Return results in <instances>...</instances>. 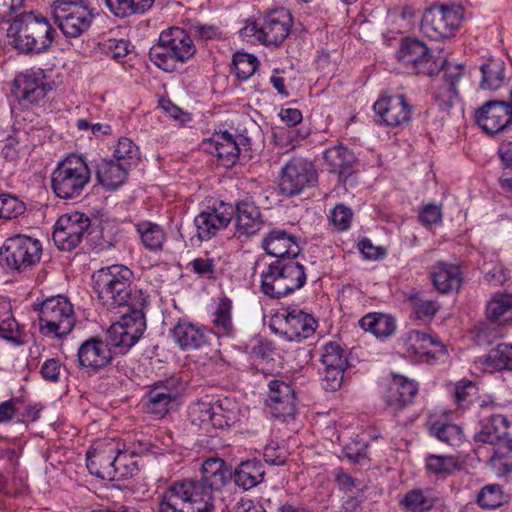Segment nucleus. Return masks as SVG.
Here are the masks:
<instances>
[{
  "label": "nucleus",
  "instance_id": "nucleus-1",
  "mask_svg": "<svg viewBox=\"0 0 512 512\" xmlns=\"http://www.w3.org/2000/svg\"><path fill=\"white\" fill-rule=\"evenodd\" d=\"M201 478L175 481L159 497L157 512H214L215 498L232 481V466L221 458L206 459Z\"/></svg>",
  "mask_w": 512,
  "mask_h": 512
},
{
  "label": "nucleus",
  "instance_id": "nucleus-2",
  "mask_svg": "<svg viewBox=\"0 0 512 512\" xmlns=\"http://www.w3.org/2000/svg\"><path fill=\"white\" fill-rule=\"evenodd\" d=\"M398 62L409 72L426 76L436 75L444 70L443 84L438 88L436 101L443 111H448L457 98V83L463 76L464 67L461 64H446L442 58L432 55L427 45L415 38L402 40L396 52Z\"/></svg>",
  "mask_w": 512,
  "mask_h": 512
},
{
  "label": "nucleus",
  "instance_id": "nucleus-3",
  "mask_svg": "<svg viewBox=\"0 0 512 512\" xmlns=\"http://www.w3.org/2000/svg\"><path fill=\"white\" fill-rule=\"evenodd\" d=\"M133 271L124 265H111L97 270L93 276V289L103 305L109 308L127 307L144 310L148 295L143 290L132 288Z\"/></svg>",
  "mask_w": 512,
  "mask_h": 512
},
{
  "label": "nucleus",
  "instance_id": "nucleus-4",
  "mask_svg": "<svg viewBox=\"0 0 512 512\" xmlns=\"http://www.w3.org/2000/svg\"><path fill=\"white\" fill-rule=\"evenodd\" d=\"M56 30L48 19L34 11L15 16L8 28L14 47L23 53H41L51 47Z\"/></svg>",
  "mask_w": 512,
  "mask_h": 512
},
{
  "label": "nucleus",
  "instance_id": "nucleus-5",
  "mask_svg": "<svg viewBox=\"0 0 512 512\" xmlns=\"http://www.w3.org/2000/svg\"><path fill=\"white\" fill-rule=\"evenodd\" d=\"M306 283L304 266L296 258L275 259L261 274V291L270 298H281Z\"/></svg>",
  "mask_w": 512,
  "mask_h": 512
},
{
  "label": "nucleus",
  "instance_id": "nucleus-6",
  "mask_svg": "<svg viewBox=\"0 0 512 512\" xmlns=\"http://www.w3.org/2000/svg\"><path fill=\"white\" fill-rule=\"evenodd\" d=\"M91 179V170L85 157L70 154L58 162L51 175V188L61 199L80 197Z\"/></svg>",
  "mask_w": 512,
  "mask_h": 512
},
{
  "label": "nucleus",
  "instance_id": "nucleus-7",
  "mask_svg": "<svg viewBox=\"0 0 512 512\" xmlns=\"http://www.w3.org/2000/svg\"><path fill=\"white\" fill-rule=\"evenodd\" d=\"M196 47L188 33L179 27H171L161 32L158 43L151 47L149 55L159 68L173 72L178 63L190 59Z\"/></svg>",
  "mask_w": 512,
  "mask_h": 512
},
{
  "label": "nucleus",
  "instance_id": "nucleus-8",
  "mask_svg": "<svg viewBox=\"0 0 512 512\" xmlns=\"http://www.w3.org/2000/svg\"><path fill=\"white\" fill-rule=\"evenodd\" d=\"M39 312L40 332L47 337L62 338L68 335L74 325L73 306L61 295L47 298L36 307Z\"/></svg>",
  "mask_w": 512,
  "mask_h": 512
},
{
  "label": "nucleus",
  "instance_id": "nucleus-9",
  "mask_svg": "<svg viewBox=\"0 0 512 512\" xmlns=\"http://www.w3.org/2000/svg\"><path fill=\"white\" fill-rule=\"evenodd\" d=\"M464 20V8L454 2L434 4L422 19V29L433 39L449 38L459 29Z\"/></svg>",
  "mask_w": 512,
  "mask_h": 512
},
{
  "label": "nucleus",
  "instance_id": "nucleus-10",
  "mask_svg": "<svg viewBox=\"0 0 512 512\" xmlns=\"http://www.w3.org/2000/svg\"><path fill=\"white\" fill-rule=\"evenodd\" d=\"M42 246L39 240L26 235L8 238L0 249V264L12 271L22 272L40 261Z\"/></svg>",
  "mask_w": 512,
  "mask_h": 512
},
{
  "label": "nucleus",
  "instance_id": "nucleus-11",
  "mask_svg": "<svg viewBox=\"0 0 512 512\" xmlns=\"http://www.w3.org/2000/svg\"><path fill=\"white\" fill-rule=\"evenodd\" d=\"M186 385L187 381L179 374L155 382L146 393L147 412L159 419L163 418L176 403Z\"/></svg>",
  "mask_w": 512,
  "mask_h": 512
},
{
  "label": "nucleus",
  "instance_id": "nucleus-12",
  "mask_svg": "<svg viewBox=\"0 0 512 512\" xmlns=\"http://www.w3.org/2000/svg\"><path fill=\"white\" fill-rule=\"evenodd\" d=\"M54 19L67 38H78L91 26L94 14L82 2H58L53 11Z\"/></svg>",
  "mask_w": 512,
  "mask_h": 512
},
{
  "label": "nucleus",
  "instance_id": "nucleus-13",
  "mask_svg": "<svg viewBox=\"0 0 512 512\" xmlns=\"http://www.w3.org/2000/svg\"><path fill=\"white\" fill-rule=\"evenodd\" d=\"M146 329L144 310H130L112 324L107 331V344L120 351L130 349Z\"/></svg>",
  "mask_w": 512,
  "mask_h": 512
},
{
  "label": "nucleus",
  "instance_id": "nucleus-14",
  "mask_svg": "<svg viewBox=\"0 0 512 512\" xmlns=\"http://www.w3.org/2000/svg\"><path fill=\"white\" fill-rule=\"evenodd\" d=\"M317 180V172L312 162L294 158L282 168L279 189L283 195L291 197L314 186Z\"/></svg>",
  "mask_w": 512,
  "mask_h": 512
},
{
  "label": "nucleus",
  "instance_id": "nucleus-15",
  "mask_svg": "<svg viewBox=\"0 0 512 512\" xmlns=\"http://www.w3.org/2000/svg\"><path fill=\"white\" fill-rule=\"evenodd\" d=\"M90 219L85 214L73 212L64 214L56 221L53 241L62 251H71L81 242L90 227Z\"/></svg>",
  "mask_w": 512,
  "mask_h": 512
},
{
  "label": "nucleus",
  "instance_id": "nucleus-16",
  "mask_svg": "<svg viewBox=\"0 0 512 512\" xmlns=\"http://www.w3.org/2000/svg\"><path fill=\"white\" fill-rule=\"evenodd\" d=\"M266 405L274 418L283 422L294 420L296 415V396L290 383L274 379L268 383Z\"/></svg>",
  "mask_w": 512,
  "mask_h": 512
},
{
  "label": "nucleus",
  "instance_id": "nucleus-17",
  "mask_svg": "<svg viewBox=\"0 0 512 512\" xmlns=\"http://www.w3.org/2000/svg\"><path fill=\"white\" fill-rule=\"evenodd\" d=\"M233 215V206L222 201L217 205L215 204L213 207H207L194 219L197 236L201 241L211 239L219 230L228 226Z\"/></svg>",
  "mask_w": 512,
  "mask_h": 512
},
{
  "label": "nucleus",
  "instance_id": "nucleus-18",
  "mask_svg": "<svg viewBox=\"0 0 512 512\" xmlns=\"http://www.w3.org/2000/svg\"><path fill=\"white\" fill-rule=\"evenodd\" d=\"M477 124L487 134H497L512 128V105L502 101H489L476 112Z\"/></svg>",
  "mask_w": 512,
  "mask_h": 512
},
{
  "label": "nucleus",
  "instance_id": "nucleus-19",
  "mask_svg": "<svg viewBox=\"0 0 512 512\" xmlns=\"http://www.w3.org/2000/svg\"><path fill=\"white\" fill-rule=\"evenodd\" d=\"M374 112L390 127H404L412 117V106L404 95H382L373 105Z\"/></svg>",
  "mask_w": 512,
  "mask_h": 512
},
{
  "label": "nucleus",
  "instance_id": "nucleus-20",
  "mask_svg": "<svg viewBox=\"0 0 512 512\" xmlns=\"http://www.w3.org/2000/svg\"><path fill=\"white\" fill-rule=\"evenodd\" d=\"M118 445L113 440L97 441L87 452V468L90 474L103 480H115L114 460Z\"/></svg>",
  "mask_w": 512,
  "mask_h": 512
},
{
  "label": "nucleus",
  "instance_id": "nucleus-21",
  "mask_svg": "<svg viewBox=\"0 0 512 512\" xmlns=\"http://www.w3.org/2000/svg\"><path fill=\"white\" fill-rule=\"evenodd\" d=\"M292 25V16L284 8L274 9L267 13L262 24L260 36L262 44L280 45L288 36Z\"/></svg>",
  "mask_w": 512,
  "mask_h": 512
},
{
  "label": "nucleus",
  "instance_id": "nucleus-22",
  "mask_svg": "<svg viewBox=\"0 0 512 512\" xmlns=\"http://www.w3.org/2000/svg\"><path fill=\"white\" fill-rule=\"evenodd\" d=\"M511 422L509 415V405L505 408V413H491L483 416L480 421V430L475 433L474 441L484 444H496L505 439L508 435V429Z\"/></svg>",
  "mask_w": 512,
  "mask_h": 512
},
{
  "label": "nucleus",
  "instance_id": "nucleus-23",
  "mask_svg": "<svg viewBox=\"0 0 512 512\" xmlns=\"http://www.w3.org/2000/svg\"><path fill=\"white\" fill-rule=\"evenodd\" d=\"M262 248L276 259L297 258L300 247L297 238L284 229L274 228L262 239Z\"/></svg>",
  "mask_w": 512,
  "mask_h": 512
},
{
  "label": "nucleus",
  "instance_id": "nucleus-24",
  "mask_svg": "<svg viewBox=\"0 0 512 512\" xmlns=\"http://www.w3.org/2000/svg\"><path fill=\"white\" fill-rule=\"evenodd\" d=\"M234 213H236V234L238 237L249 238L255 235L263 226V219L260 209L250 199H243L236 202Z\"/></svg>",
  "mask_w": 512,
  "mask_h": 512
},
{
  "label": "nucleus",
  "instance_id": "nucleus-25",
  "mask_svg": "<svg viewBox=\"0 0 512 512\" xmlns=\"http://www.w3.org/2000/svg\"><path fill=\"white\" fill-rule=\"evenodd\" d=\"M77 356L80 366L93 370L107 366L112 360L110 347L97 337H92L82 343Z\"/></svg>",
  "mask_w": 512,
  "mask_h": 512
},
{
  "label": "nucleus",
  "instance_id": "nucleus-26",
  "mask_svg": "<svg viewBox=\"0 0 512 512\" xmlns=\"http://www.w3.org/2000/svg\"><path fill=\"white\" fill-rule=\"evenodd\" d=\"M282 332L289 341H300L312 336L317 328V321L309 314L292 309L283 315Z\"/></svg>",
  "mask_w": 512,
  "mask_h": 512
},
{
  "label": "nucleus",
  "instance_id": "nucleus-27",
  "mask_svg": "<svg viewBox=\"0 0 512 512\" xmlns=\"http://www.w3.org/2000/svg\"><path fill=\"white\" fill-rule=\"evenodd\" d=\"M171 333L175 343L182 350L199 349L207 343L206 331L186 319H180Z\"/></svg>",
  "mask_w": 512,
  "mask_h": 512
},
{
  "label": "nucleus",
  "instance_id": "nucleus-28",
  "mask_svg": "<svg viewBox=\"0 0 512 512\" xmlns=\"http://www.w3.org/2000/svg\"><path fill=\"white\" fill-rule=\"evenodd\" d=\"M418 391L417 384L404 376H395L384 396L387 406L397 411L409 404Z\"/></svg>",
  "mask_w": 512,
  "mask_h": 512
},
{
  "label": "nucleus",
  "instance_id": "nucleus-29",
  "mask_svg": "<svg viewBox=\"0 0 512 512\" xmlns=\"http://www.w3.org/2000/svg\"><path fill=\"white\" fill-rule=\"evenodd\" d=\"M264 477V465L257 459L243 461L232 469V480L243 491L256 487L263 482Z\"/></svg>",
  "mask_w": 512,
  "mask_h": 512
},
{
  "label": "nucleus",
  "instance_id": "nucleus-30",
  "mask_svg": "<svg viewBox=\"0 0 512 512\" xmlns=\"http://www.w3.org/2000/svg\"><path fill=\"white\" fill-rule=\"evenodd\" d=\"M486 318L491 323L504 325L512 323V286L505 292H496L486 304Z\"/></svg>",
  "mask_w": 512,
  "mask_h": 512
},
{
  "label": "nucleus",
  "instance_id": "nucleus-31",
  "mask_svg": "<svg viewBox=\"0 0 512 512\" xmlns=\"http://www.w3.org/2000/svg\"><path fill=\"white\" fill-rule=\"evenodd\" d=\"M405 352L409 356L424 357L432 355V348L443 350V346L436 336L427 332L412 330L402 338Z\"/></svg>",
  "mask_w": 512,
  "mask_h": 512
},
{
  "label": "nucleus",
  "instance_id": "nucleus-32",
  "mask_svg": "<svg viewBox=\"0 0 512 512\" xmlns=\"http://www.w3.org/2000/svg\"><path fill=\"white\" fill-rule=\"evenodd\" d=\"M129 169L126 162L102 160L97 165L96 178L106 189L115 190L125 183Z\"/></svg>",
  "mask_w": 512,
  "mask_h": 512
},
{
  "label": "nucleus",
  "instance_id": "nucleus-33",
  "mask_svg": "<svg viewBox=\"0 0 512 512\" xmlns=\"http://www.w3.org/2000/svg\"><path fill=\"white\" fill-rule=\"evenodd\" d=\"M431 277L435 288L443 294L458 290L462 283L459 266L445 262H438L432 267Z\"/></svg>",
  "mask_w": 512,
  "mask_h": 512
},
{
  "label": "nucleus",
  "instance_id": "nucleus-34",
  "mask_svg": "<svg viewBox=\"0 0 512 512\" xmlns=\"http://www.w3.org/2000/svg\"><path fill=\"white\" fill-rule=\"evenodd\" d=\"M210 153H215L225 166L236 163L240 153L239 146L232 134L227 131L215 134L208 141Z\"/></svg>",
  "mask_w": 512,
  "mask_h": 512
},
{
  "label": "nucleus",
  "instance_id": "nucleus-35",
  "mask_svg": "<svg viewBox=\"0 0 512 512\" xmlns=\"http://www.w3.org/2000/svg\"><path fill=\"white\" fill-rule=\"evenodd\" d=\"M360 327L377 338H388L395 333V319L387 314L369 313L359 320Z\"/></svg>",
  "mask_w": 512,
  "mask_h": 512
},
{
  "label": "nucleus",
  "instance_id": "nucleus-36",
  "mask_svg": "<svg viewBox=\"0 0 512 512\" xmlns=\"http://www.w3.org/2000/svg\"><path fill=\"white\" fill-rule=\"evenodd\" d=\"M489 372L512 371V344L500 343L481 360Z\"/></svg>",
  "mask_w": 512,
  "mask_h": 512
},
{
  "label": "nucleus",
  "instance_id": "nucleus-37",
  "mask_svg": "<svg viewBox=\"0 0 512 512\" xmlns=\"http://www.w3.org/2000/svg\"><path fill=\"white\" fill-rule=\"evenodd\" d=\"M505 62L500 58H490L481 65L482 79L480 87L484 90H497L505 82Z\"/></svg>",
  "mask_w": 512,
  "mask_h": 512
},
{
  "label": "nucleus",
  "instance_id": "nucleus-38",
  "mask_svg": "<svg viewBox=\"0 0 512 512\" xmlns=\"http://www.w3.org/2000/svg\"><path fill=\"white\" fill-rule=\"evenodd\" d=\"M324 161L331 173L340 175L349 174L355 157L352 152L343 146H334L326 149L323 154Z\"/></svg>",
  "mask_w": 512,
  "mask_h": 512
},
{
  "label": "nucleus",
  "instance_id": "nucleus-39",
  "mask_svg": "<svg viewBox=\"0 0 512 512\" xmlns=\"http://www.w3.org/2000/svg\"><path fill=\"white\" fill-rule=\"evenodd\" d=\"M437 496L433 489H413L405 494L401 505L410 512H426L436 503Z\"/></svg>",
  "mask_w": 512,
  "mask_h": 512
},
{
  "label": "nucleus",
  "instance_id": "nucleus-40",
  "mask_svg": "<svg viewBox=\"0 0 512 512\" xmlns=\"http://www.w3.org/2000/svg\"><path fill=\"white\" fill-rule=\"evenodd\" d=\"M136 231L142 244L151 251L161 250L166 239L162 227L150 221H142L136 224Z\"/></svg>",
  "mask_w": 512,
  "mask_h": 512
},
{
  "label": "nucleus",
  "instance_id": "nucleus-41",
  "mask_svg": "<svg viewBox=\"0 0 512 512\" xmlns=\"http://www.w3.org/2000/svg\"><path fill=\"white\" fill-rule=\"evenodd\" d=\"M429 431L438 440L451 446L460 445L464 438L462 428L452 423L434 421L430 424Z\"/></svg>",
  "mask_w": 512,
  "mask_h": 512
},
{
  "label": "nucleus",
  "instance_id": "nucleus-42",
  "mask_svg": "<svg viewBox=\"0 0 512 512\" xmlns=\"http://www.w3.org/2000/svg\"><path fill=\"white\" fill-rule=\"evenodd\" d=\"M232 303L229 299H222L214 313V328L218 336H227L233 330L231 317Z\"/></svg>",
  "mask_w": 512,
  "mask_h": 512
},
{
  "label": "nucleus",
  "instance_id": "nucleus-43",
  "mask_svg": "<svg viewBox=\"0 0 512 512\" xmlns=\"http://www.w3.org/2000/svg\"><path fill=\"white\" fill-rule=\"evenodd\" d=\"M135 453L121 451L115 453L114 467L115 479L133 477L139 471L138 462L135 460Z\"/></svg>",
  "mask_w": 512,
  "mask_h": 512
},
{
  "label": "nucleus",
  "instance_id": "nucleus-44",
  "mask_svg": "<svg viewBox=\"0 0 512 512\" xmlns=\"http://www.w3.org/2000/svg\"><path fill=\"white\" fill-rule=\"evenodd\" d=\"M257 58L248 53L237 52L233 55L232 70L240 80H246L251 77L257 68Z\"/></svg>",
  "mask_w": 512,
  "mask_h": 512
},
{
  "label": "nucleus",
  "instance_id": "nucleus-45",
  "mask_svg": "<svg viewBox=\"0 0 512 512\" xmlns=\"http://www.w3.org/2000/svg\"><path fill=\"white\" fill-rule=\"evenodd\" d=\"M321 362L324 368H346L347 358L342 347L335 342L327 343L321 354Z\"/></svg>",
  "mask_w": 512,
  "mask_h": 512
},
{
  "label": "nucleus",
  "instance_id": "nucleus-46",
  "mask_svg": "<svg viewBox=\"0 0 512 512\" xmlns=\"http://www.w3.org/2000/svg\"><path fill=\"white\" fill-rule=\"evenodd\" d=\"M26 211V205L17 197L2 193L0 205V221H9L23 215Z\"/></svg>",
  "mask_w": 512,
  "mask_h": 512
},
{
  "label": "nucleus",
  "instance_id": "nucleus-47",
  "mask_svg": "<svg viewBox=\"0 0 512 512\" xmlns=\"http://www.w3.org/2000/svg\"><path fill=\"white\" fill-rule=\"evenodd\" d=\"M477 503L485 509H496L504 503V495L500 485L490 484L483 487L478 496Z\"/></svg>",
  "mask_w": 512,
  "mask_h": 512
},
{
  "label": "nucleus",
  "instance_id": "nucleus-48",
  "mask_svg": "<svg viewBox=\"0 0 512 512\" xmlns=\"http://www.w3.org/2000/svg\"><path fill=\"white\" fill-rule=\"evenodd\" d=\"M153 2H105L108 9L117 17H129L149 10Z\"/></svg>",
  "mask_w": 512,
  "mask_h": 512
},
{
  "label": "nucleus",
  "instance_id": "nucleus-49",
  "mask_svg": "<svg viewBox=\"0 0 512 512\" xmlns=\"http://www.w3.org/2000/svg\"><path fill=\"white\" fill-rule=\"evenodd\" d=\"M457 460L452 456L429 455L426 469L435 475H447L457 468Z\"/></svg>",
  "mask_w": 512,
  "mask_h": 512
},
{
  "label": "nucleus",
  "instance_id": "nucleus-50",
  "mask_svg": "<svg viewBox=\"0 0 512 512\" xmlns=\"http://www.w3.org/2000/svg\"><path fill=\"white\" fill-rule=\"evenodd\" d=\"M116 162H126L130 168L139 158L138 147L129 138L122 137L114 150Z\"/></svg>",
  "mask_w": 512,
  "mask_h": 512
},
{
  "label": "nucleus",
  "instance_id": "nucleus-51",
  "mask_svg": "<svg viewBox=\"0 0 512 512\" xmlns=\"http://www.w3.org/2000/svg\"><path fill=\"white\" fill-rule=\"evenodd\" d=\"M492 460L503 473H512V438L497 444Z\"/></svg>",
  "mask_w": 512,
  "mask_h": 512
},
{
  "label": "nucleus",
  "instance_id": "nucleus-52",
  "mask_svg": "<svg viewBox=\"0 0 512 512\" xmlns=\"http://www.w3.org/2000/svg\"><path fill=\"white\" fill-rule=\"evenodd\" d=\"M44 73L42 69L37 71H26L25 73L19 74L14 80V94L21 93L28 89H33L36 85L43 84Z\"/></svg>",
  "mask_w": 512,
  "mask_h": 512
},
{
  "label": "nucleus",
  "instance_id": "nucleus-53",
  "mask_svg": "<svg viewBox=\"0 0 512 512\" xmlns=\"http://www.w3.org/2000/svg\"><path fill=\"white\" fill-rule=\"evenodd\" d=\"M352 216L353 213L349 207L338 204L330 213V221L336 231L342 232L350 227Z\"/></svg>",
  "mask_w": 512,
  "mask_h": 512
},
{
  "label": "nucleus",
  "instance_id": "nucleus-54",
  "mask_svg": "<svg viewBox=\"0 0 512 512\" xmlns=\"http://www.w3.org/2000/svg\"><path fill=\"white\" fill-rule=\"evenodd\" d=\"M305 137L306 134H300L295 127L279 128L274 132L275 143L283 148L291 146L293 149L296 147L299 140H302Z\"/></svg>",
  "mask_w": 512,
  "mask_h": 512
},
{
  "label": "nucleus",
  "instance_id": "nucleus-55",
  "mask_svg": "<svg viewBox=\"0 0 512 512\" xmlns=\"http://www.w3.org/2000/svg\"><path fill=\"white\" fill-rule=\"evenodd\" d=\"M411 303L413 306L414 313L416 314V317L419 319H431L438 309L436 302L429 299H425L420 295L413 296L411 298Z\"/></svg>",
  "mask_w": 512,
  "mask_h": 512
},
{
  "label": "nucleus",
  "instance_id": "nucleus-56",
  "mask_svg": "<svg viewBox=\"0 0 512 512\" xmlns=\"http://www.w3.org/2000/svg\"><path fill=\"white\" fill-rule=\"evenodd\" d=\"M345 368H324L322 385L327 391H337L343 383Z\"/></svg>",
  "mask_w": 512,
  "mask_h": 512
},
{
  "label": "nucleus",
  "instance_id": "nucleus-57",
  "mask_svg": "<svg viewBox=\"0 0 512 512\" xmlns=\"http://www.w3.org/2000/svg\"><path fill=\"white\" fill-rule=\"evenodd\" d=\"M33 89H28L26 91H22L21 93L15 94L19 103L24 107L28 108L29 105L37 103L41 99H43L47 92V86L45 83L41 85H36V87H32Z\"/></svg>",
  "mask_w": 512,
  "mask_h": 512
},
{
  "label": "nucleus",
  "instance_id": "nucleus-58",
  "mask_svg": "<svg viewBox=\"0 0 512 512\" xmlns=\"http://www.w3.org/2000/svg\"><path fill=\"white\" fill-rule=\"evenodd\" d=\"M367 443L364 441H352L343 448L344 456L352 463H359L367 456Z\"/></svg>",
  "mask_w": 512,
  "mask_h": 512
},
{
  "label": "nucleus",
  "instance_id": "nucleus-59",
  "mask_svg": "<svg viewBox=\"0 0 512 512\" xmlns=\"http://www.w3.org/2000/svg\"><path fill=\"white\" fill-rule=\"evenodd\" d=\"M264 459L271 465H283L287 460V452L278 443L271 442L264 449Z\"/></svg>",
  "mask_w": 512,
  "mask_h": 512
},
{
  "label": "nucleus",
  "instance_id": "nucleus-60",
  "mask_svg": "<svg viewBox=\"0 0 512 512\" xmlns=\"http://www.w3.org/2000/svg\"><path fill=\"white\" fill-rule=\"evenodd\" d=\"M419 219L425 227H430L441 223L442 211L441 206L435 204H427L423 207Z\"/></svg>",
  "mask_w": 512,
  "mask_h": 512
},
{
  "label": "nucleus",
  "instance_id": "nucleus-61",
  "mask_svg": "<svg viewBox=\"0 0 512 512\" xmlns=\"http://www.w3.org/2000/svg\"><path fill=\"white\" fill-rule=\"evenodd\" d=\"M0 336L9 341H19L21 332L17 321L13 317H7L0 322Z\"/></svg>",
  "mask_w": 512,
  "mask_h": 512
},
{
  "label": "nucleus",
  "instance_id": "nucleus-62",
  "mask_svg": "<svg viewBox=\"0 0 512 512\" xmlns=\"http://www.w3.org/2000/svg\"><path fill=\"white\" fill-rule=\"evenodd\" d=\"M191 270L199 276L211 278L215 272L213 258H196L189 263Z\"/></svg>",
  "mask_w": 512,
  "mask_h": 512
},
{
  "label": "nucleus",
  "instance_id": "nucleus-63",
  "mask_svg": "<svg viewBox=\"0 0 512 512\" xmlns=\"http://www.w3.org/2000/svg\"><path fill=\"white\" fill-rule=\"evenodd\" d=\"M215 406L209 402L199 401L191 408L192 416L198 415V420L201 425H207L208 420L213 419V410Z\"/></svg>",
  "mask_w": 512,
  "mask_h": 512
},
{
  "label": "nucleus",
  "instance_id": "nucleus-64",
  "mask_svg": "<svg viewBox=\"0 0 512 512\" xmlns=\"http://www.w3.org/2000/svg\"><path fill=\"white\" fill-rule=\"evenodd\" d=\"M107 49L113 58H123L130 52V42L125 39H109Z\"/></svg>",
  "mask_w": 512,
  "mask_h": 512
}]
</instances>
